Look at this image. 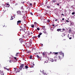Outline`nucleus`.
<instances>
[{
    "label": "nucleus",
    "mask_w": 75,
    "mask_h": 75,
    "mask_svg": "<svg viewBox=\"0 0 75 75\" xmlns=\"http://www.w3.org/2000/svg\"><path fill=\"white\" fill-rule=\"evenodd\" d=\"M19 40L21 42V43L23 45H25L26 43L23 40L22 38H20L19 39Z\"/></svg>",
    "instance_id": "obj_1"
},
{
    "label": "nucleus",
    "mask_w": 75,
    "mask_h": 75,
    "mask_svg": "<svg viewBox=\"0 0 75 75\" xmlns=\"http://www.w3.org/2000/svg\"><path fill=\"white\" fill-rule=\"evenodd\" d=\"M23 11H22V13H21V11H17V13L18 15H20L21 16H23L24 13Z\"/></svg>",
    "instance_id": "obj_2"
},
{
    "label": "nucleus",
    "mask_w": 75,
    "mask_h": 75,
    "mask_svg": "<svg viewBox=\"0 0 75 75\" xmlns=\"http://www.w3.org/2000/svg\"><path fill=\"white\" fill-rule=\"evenodd\" d=\"M25 64H21L19 68L20 69H21L22 68H23V69H25Z\"/></svg>",
    "instance_id": "obj_3"
},
{
    "label": "nucleus",
    "mask_w": 75,
    "mask_h": 75,
    "mask_svg": "<svg viewBox=\"0 0 75 75\" xmlns=\"http://www.w3.org/2000/svg\"><path fill=\"white\" fill-rule=\"evenodd\" d=\"M62 57H63L62 55H59L58 56L57 58L58 59H59L61 58H62Z\"/></svg>",
    "instance_id": "obj_4"
},
{
    "label": "nucleus",
    "mask_w": 75,
    "mask_h": 75,
    "mask_svg": "<svg viewBox=\"0 0 75 75\" xmlns=\"http://www.w3.org/2000/svg\"><path fill=\"white\" fill-rule=\"evenodd\" d=\"M59 55H63V57H64V53L62 52H59Z\"/></svg>",
    "instance_id": "obj_5"
},
{
    "label": "nucleus",
    "mask_w": 75,
    "mask_h": 75,
    "mask_svg": "<svg viewBox=\"0 0 75 75\" xmlns=\"http://www.w3.org/2000/svg\"><path fill=\"white\" fill-rule=\"evenodd\" d=\"M42 34V33H40L38 35V37L39 38H40V35H41Z\"/></svg>",
    "instance_id": "obj_6"
},
{
    "label": "nucleus",
    "mask_w": 75,
    "mask_h": 75,
    "mask_svg": "<svg viewBox=\"0 0 75 75\" xmlns=\"http://www.w3.org/2000/svg\"><path fill=\"white\" fill-rule=\"evenodd\" d=\"M21 22V21H18L17 22V25H18Z\"/></svg>",
    "instance_id": "obj_7"
},
{
    "label": "nucleus",
    "mask_w": 75,
    "mask_h": 75,
    "mask_svg": "<svg viewBox=\"0 0 75 75\" xmlns=\"http://www.w3.org/2000/svg\"><path fill=\"white\" fill-rule=\"evenodd\" d=\"M57 31H60V32H61V29H57Z\"/></svg>",
    "instance_id": "obj_8"
},
{
    "label": "nucleus",
    "mask_w": 75,
    "mask_h": 75,
    "mask_svg": "<svg viewBox=\"0 0 75 75\" xmlns=\"http://www.w3.org/2000/svg\"><path fill=\"white\" fill-rule=\"evenodd\" d=\"M6 4L7 7H10V4H9L6 3Z\"/></svg>",
    "instance_id": "obj_9"
},
{
    "label": "nucleus",
    "mask_w": 75,
    "mask_h": 75,
    "mask_svg": "<svg viewBox=\"0 0 75 75\" xmlns=\"http://www.w3.org/2000/svg\"><path fill=\"white\" fill-rule=\"evenodd\" d=\"M31 68H33V67H34V64H33V63H32V64H31Z\"/></svg>",
    "instance_id": "obj_10"
},
{
    "label": "nucleus",
    "mask_w": 75,
    "mask_h": 75,
    "mask_svg": "<svg viewBox=\"0 0 75 75\" xmlns=\"http://www.w3.org/2000/svg\"><path fill=\"white\" fill-rule=\"evenodd\" d=\"M65 29L62 28L61 29V32H64V31H65Z\"/></svg>",
    "instance_id": "obj_11"
},
{
    "label": "nucleus",
    "mask_w": 75,
    "mask_h": 75,
    "mask_svg": "<svg viewBox=\"0 0 75 75\" xmlns=\"http://www.w3.org/2000/svg\"><path fill=\"white\" fill-rule=\"evenodd\" d=\"M54 58H55V59H54V60L55 61V62L57 61V58H56V57H54Z\"/></svg>",
    "instance_id": "obj_12"
},
{
    "label": "nucleus",
    "mask_w": 75,
    "mask_h": 75,
    "mask_svg": "<svg viewBox=\"0 0 75 75\" xmlns=\"http://www.w3.org/2000/svg\"><path fill=\"white\" fill-rule=\"evenodd\" d=\"M56 1V0H53L52 1V3H55Z\"/></svg>",
    "instance_id": "obj_13"
},
{
    "label": "nucleus",
    "mask_w": 75,
    "mask_h": 75,
    "mask_svg": "<svg viewBox=\"0 0 75 75\" xmlns=\"http://www.w3.org/2000/svg\"><path fill=\"white\" fill-rule=\"evenodd\" d=\"M13 17H14V16H11V20H13Z\"/></svg>",
    "instance_id": "obj_14"
},
{
    "label": "nucleus",
    "mask_w": 75,
    "mask_h": 75,
    "mask_svg": "<svg viewBox=\"0 0 75 75\" xmlns=\"http://www.w3.org/2000/svg\"><path fill=\"white\" fill-rule=\"evenodd\" d=\"M26 52L27 53H28V54H29V53L30 52V50H27V51Z\"/></svg>",
    "instance_id": "obj_15"
},
{
    "label": "nucleus",
    "mask_w": 75,
    "mask_h": 75,
    "mask_svg": "<svg viewBox=\"0 0 75 75\" xmlns=\"http://www.w3.org/2000/svg\"><path fill=\"white\" fill-rule=\"evenodd\" d=\"M18 54H19V53H17L16 55V57H18Z\"/></svg>",
    "instance_id": "obj_16"
},
{
    "label": "nucleus",
    "mask_w": 75,
    "mask_h": 75,
    "mask_svg": "<svg viewBox=\"0 0 75 75\" xmlns=\"http://www.w3.org/2000/svg\"><path fill=\"white\" fill-rule=\"evenodd\" d=\"M50 61H51L52 62H54V59H50Z\"/></svg>",
    "instance_id": "obj_17"
},
{
    "label": "nucleus",
    "mask_w": 75,
    "mask_h": 75,
    "mask_svg": "<svg viewBox=\"0 0 75 75\" xmlns=\"http://www.w3.org/2000/svg\"><path fill=\"white\" fill-rule=\"evenodd\" d=\"M32 41H31V40H30V41H29V43H30V44H32Z\"/></svg>",
    "instance_id": "obj_18"
},
{
    "label": "nucleus",
    "mask_w": 75,
    "mask_h": 75,
    "mask_svg": "<svg viewBox=\"0 0 75 75\" xmlns=\"http://www.w3.org/2000/svg\"><path fill=\"white\" fill-rule=\"evenodd\" d=\"M25 69H27V68H28V66H25Z\"/></svg>",
    "instance_id": "obj_19"
},
{
    "label": "nucleus",
    "mask_w": 75,
    "mask_h": 75,
    "mask_svg": "<svg viewBox=\"0 0 75 75\" xmlns=\"http://www.w3.org/2000/svg\"><path fill=\"white\" fill-rule=\"evenodd\" d=\"M71 31V29L69 30L68 31L69 33H70Z\"/></svg>",
    "instance_id": "obj_20"
},
{
    "label": "nucleus",
    "mask_w": 75,
    "mask_h": 75,
    "mask_svg": "<svg viewBox=\"0 0 75 75\" xmlns=\"http://www.w3.org/2000/svg\"><path fill=\"white\" fill-rule=\"evenodd\" d=\"M48 3V1L47 0H46L45 1V4H47V3Z\"/></svg>",
    "instance_id": "obj_21"
},
{
    "label": "nucleus",
    "mask_w": 75,
    "mask_h": 75,
    "mask_svg": "<svg viewBox=\"0 0 75 75\" xmlns=\"http://www.w3.org/2000/svg\"><path fill=\"white\" fill-rule=\"evenodd\" d=\"M54 54H58V52H54Z\"/></svg>",
    "instance_id": "obj_22"
},
{
    "label": "nucleus",
    "mask_w": 75,
    "mask_h": 75,
    "mask_svg": "<svg viewBox=\"0 0 75 75\" xmlns=\"http://www.w3.org/2000/svg\"><path fill=\"white\" fill-rule=\"evenodd\" d=\"M2 71L1 70H0V74H1V75H2Z\"/></svg>",
    "instance_id": "obj_23"
},
{
    "label": "nucleus",
    "mask_w": 75,
    "mask_h": 75,
    "mask_svg": "<svg viewBox=\"0 0 75 75\" xmlns=\"http://www.w3.org/2000/svg\"><path fill=\"white\" fill-rule=\"evenodd\" d=\"M36 57H37V58H40V57L38 55H37L36 56Z\"/></svg>",
    "instance_id": "obj_24"
},
{
    "label": "nucleus",
    "mask_w": 75,
    "mask_h": 75,
    "mask_svg": "<svg viewBox=\"0 0 75 75\" xmlns=\"http://www.w3.org/2000/svg\"><path fill=\"white\" fill-rule=\"evenodd\" d=\"M31 27H32V28H34V25H31Z\"/></svg>",
    "instance_id": "obj_25"
},
{
    "label": "nucleus",
    "mask_w": 75,
    "mask_h": 75,
    "mask_svg": "<svg viewBox=\"0 0 75 75\" xmlns=\"http://www.w3.org/2000/svg\"><path fill=\"white\" fill-rule=\"evenodd\" d=\"M70 25H74V24H73V23H70Z\"/></svg>",
    "instance_id": "obj_26"
},
{
    "label": "nucleus",
    "mask_w": 75,
    "mask_h": 75,
    "mask_svg": "<svg viewBox=\"0 0 75 75\" xmlns=\"http://www.w3.org/2000/svg\"><path fill=\"white\" fill-rule=\"evenodd\" d=\"M46 58L47 59V61H48V60H49V57H47H47H46Z\"/></svg>",
    "instance_id": "obj_27"
},
{
    "label": "nucleus",
    "mask_w": 75,
    "mask_h": 75,
    "mask_svg": "<svg viewBox=\"0 0 75 75\" xmlns=\"http://www.w3.org/2000/svg\"><path fill=\"white\" fill-rule=\"evenodd\" d=\"M30 59H32V55H30Z\"/></svg>",
    "instance_id": "obj_28"
},
{
    "label": "nucleus",
    "mask_w": 75,
    "mask_h": 75,
    "mask_svg": "<svg viewBox=\"0 0 75 75\" xmlns=\"http://www.w3.org/2000/svg\"><path fill=\"white\" fill-rule=\"evenodd\" d=\"M42 74H44L45 73V72H44V71H43L42 72Z\"/></svg>",
    "instance_id": "obj_29"
},
{
    "label": "nucleus",
    "mask_w": 75,
    "mask_h": 75,
    "mask_svg": "<svg viewBox=\"0 0 75 75\" xmlns=\"http://www.w3.org/2000/svg\"><path fill=\"white\" fill-rule=\"evenodd\" d=\"M72 15H74V14H75V12H72Z\"/></svg>",
    "instance_id": "obj_30"
},
{
    "label": "nucleus",
    "mask_w": 75,
    "mask_h": 75,
    "mask_svg": "<svg viewBox=\"0 0 75 75\" xmlns=\"http://www.w3.org/2000/svg\"><path fill=\"white\" fill-rule=\"evenodd\" d=\"M37 30H38V31H39V30H40V28H37Z\"/></svg>",
    "instance_id": "obj_31"
},
{
    "label": "nucleus",
    "mask_w": 75,
    "mask_h": 75,
    "mask_svg": "<svg viewBox=\"0 0 75 75\" xmlns=\"http://www.w3.org/2000/svg\"><path fill=\"white\" fill-rule=\"evenodd\" d=\"M30 14L31 15H32V16L33 15V13H32V12L30 13Z\"/></svg>",
    "instance_id": "obj_32"
},
{
    "label": "nucleus",
    "mask_w": 75,
    "mask_h": 75,
    "mask_svg": "<svg viewBox=\"0 0 75 75\" xmlns=\"http://www.w3.org/2000/svg\"><path fill=\"white\" fill-rule=\"evenodd\" d=\"M30 6H32V4L30 3Z\"/></svg>",
    "instance_id": "obj_33"
},
{
    "label": "nucleus",
    "mask_w": 75,
    "mask_h": 75,
    "mask_svg": "<svg viewBox=\"0 0 75 75\" xmlns=\"http://www.w3.org/2000/svg\"><path fill=\"white\" fill-rule=\"evenodd\" d=\"M9 69H6V70H7V71H9Z\"/></svg>",
    "instance_id": "obj_34"
},
{
    "label": "nucleus",
    "mask_w": 75,
    "mask_h": 75,
    "mask_svg": "<svg viewBox=\"0 0 75 75\" xmlns=\"http://www.w3.org/2000/svg\"><path fill=\"white\" fill-rule=\"evenodd\" d=\"M23 38H27V37H25V36H23Z\"/></svg>",
    "instance_id": "obj_35"
},
{
    "label": "nucleus",
    "mask_w": 75,
    "mask_h": 75,
    "mask_svg": "<svg viewBox=\"0 0 75 75\" xmlns=\"http://www.w3.org/2000/svg\"><path fill=\"white\" fill-rule=\"evenodd\" d=\"M42 54H43V55H45V53L43 52V53H42Z\"/></svg>",
    "instance_id": "obj_36"
},
{
    "label": "nucleus",
    "mask_w": 75,
    "mask_h": 75,
    "mask_svg": "<svg viewBox=\"0 0 75 75\" xmlns=\"http://www.w3.org/2000/svg\"><path fill=\"white\" fill-rule=\"evenodd\" d=\"M57 6H59V4H57Z\"/></svg>",
    "instance_id": "obj_37"
},
{
    "label": "nucleus",
    "mask_w": 75,
    "mask_h": 75,
    "mask_svg": "<svg viewBox=\"0 0 75 75\" xmlns=\"http://www.w3.org/2000/svg\"><path fill=\"white\" fill-rule=\"evenodd\" d=\"M34 24H37V22H35L34 23Z\"/></svg>",
    "instance_id": "obj_38"
},
{
    "label": "nucleus",
    "mask_w": 75,
    "mask_h": 75,
    "mask_svg": "<svg viewBox=\"0 0 75 75\" xmlns=\"http://www.w3.org/2000/svg\"><path fill=\"white\" fill-rule=\"evenodd\" d=\"M66 21L67 22V23H69V21L67 20H66Z\"/></svg>",
    "instance_id": "obj_39"
},
{
    "label": "nucleus",
    "mask_w": 75,
    "mask_h": 75,
    "mask_svg": "<svg viewBox=\"0 0 75 75\" xmlns=\"http://www.w3.org/2000/svg\"><path fill=\"white\" fill-rule=\"evenodd\" d=\"M69 39L70 40H71V39H72V38L71 37L69 38Z\"/></svg>",
    "instance_id": "obj_40"
},
{
    "label": "nucleus",
    "mask_w": 75,
    "mask_h": 75,
    "mask_svg": "<svg viewBox=\"0 0 75 75\" xmlns=\"http://www.w3.org/2000/svg\"><path fill=\"white\" fill-rule=\"evenodd\" d=\"M14 58L15 59H17V57H14Z\"/></svg>",
    "instance_id": "obj_41"
},
{
    "label": "nucleus",
    "mask_w": 75,
    "mask_h": 75,
    "mask_svg": "<svg viewBox=\"0 0 75 75\" xmlns=\"http://www.w3.org/2000/svg\"><path fill=\"white\" fill-rule=\"evenodd\" d=\"M58 21V19H56L55 20V21Z\"/></svg>",
    "instance_id": "obj_42"
},
{
    "label": "nucleus",
    "mask_w": 75,
    "mask_h": 75,
    "mask_svg": "<svg viewBox=\"0 0 75 75\" xmlns=\"http://www.w3.org/2000/svg\"><path fill=\"white\" fill-rule=\"evenodd\" d=\"M4 69H5L6 70L7 69V68L5 67H4Z\"/></svg>",
    "instance_id": "obj_43"
},
{
    "label": "nucleus",
    "mask_w": 75,
    "mask_h": 75,
    "mask_svg": "<svg viewBox=\"0 0 75 75\" xmlns=\"http://www.w3.org/2000/svg\"><path fill=\"white\" fill-rule=\"evenodd\" d=\"M41 47H43V44H41Z\"/></svg>",
    "instance_id": "obj_44"
},
{
    "label": "nucleus",
    "mask_w": 75,
    "mask_h": 75,
    "mask_svg": "<svg viewBox=\"0 0 75 75\" xmlns=\"http://www.w3.org/2000/svg\"><path fill=\"white\" fill-rule=\"evenodd\" d=\"M47 22H50V20H48L47 21Z\"/></svg>",
    "instance_id": "obj_45"
},
{
    "label": "nucleus",
    "mask_w": 75,
    "mask_h": 75,
    "mask_svg": "<svg viewBox=\"0 0 75 75\" xmlns=\"http://www.w3.org/2000/svg\"><path fill=\"white\" fill-rule=\"evenodd\" d=\"M44 75H47V74L45 73H44Z\"/></svg>",
    "instance_id": "obj_46"
},
{
    "label": "nucleus",
    "mask_w": 75,
    "mask_h": 75,
    "mask_svg": "<svg viewBox=\"0 0 75 75\" xmlns=\"http://www.w3.org/2000/svg\"><path fill=\"white\" fill-rule=\"evenodd\" d=\"M14 69H15V70H16V69H17V68H14Z\"/></svg>",
    "instance_id": "obj_47"
},
{
    "label": "nucleus",
    "mask_w": 75,
    "mask_h": 75,
    "mask_svg": "<svg viewBox=\"0 0 75 75\" xmlns=\"http://www.w3.org/2000/svg\"><path fill=\"white\" fill-rule=\"evenodd\" d=\"M33 50H35V48H33Z\"/></svg>",
    "instance_id": "obj_48"
},
{
    "label": "nucleus",
    "mask_w": 75,
    "mask_h": 75,
    "mask_svg": "<svg viewBox=\"0 0 75 75\" xmlns=\"http://www.w3.org/2000/svg\"><path fill=\"white\" fill-rule=\"evenodd\" d=\"M64 18H63L62 19V20H64Z\"/></svg>",
    "instance_id": "obj_49"
},
{
    "label": "nucleus",
    "mask_w": 75,
    "mask_h": 75,
    "mask_svg": "<svg viewBox=\"0 0 75 75\" xmlns=\"http://www.w3.org/2000/svg\"><path fill=\"white\" fill-rule=\"evenodd\" d=\"M47 8H49L50 7V6H47Z\"/></svg>",
    "instance_id": "obj_50"
},
{
    "label": "nucleus",
    "mask_w": 75,
    "mask_h": 75,
    "mask_svg": "<svg viewBox=\"0 0 75 75\" xmlns=\"http://www.w3.org/2000/svg\"><path fill=\"white\" fill-rule=\"evenodd\" d=\"M28 35H30V33H28Z\"/></svg>",
    "instance_id": "obj_51"
},
{
    "label": "nucleus",
    "mask_w": 75,
    "mask_h": 75,
    "mask_svg": "<svg viewBox=\"0 0 75 75\" xmlns=\"http://www.w3.org/2000/svg\"><path fill=\"white\" fill-rule=\"evenodd\" d=\"M17 5H18L17 4H15V6H17Z\"/></svg>",
    "instance_id": "obj_52"
},
{
    "label": "nucleus",
    "mask_w": 75,
    "mask_h": 75,
    "mask_svg": "<svg viewBox=\"0 0 75 75\" xmlns=\"http://www.w3.org/2000/svg\"><path fill=\"white\" fill-rule=\"evenodd\" d=\"M52 25V26H53V27H54V26H55L54 24H53Z\"/></svg>",
    "instance_id": "obj_53"
},
{
    "label": "nucleus",
    "mask_w": 75,
    "mask_h": 75,
    "mask_svg": "<svg viewBox=\"0 0 75 75\" xmlns=\"http://www.w3.org/2000/svg\"><path fill=\"white\" fill-rule=\"evenodd\" d=\"M61 15H62V16H64V15L63 14H62Z\"/></svg>",
    "instance_id": "obj_54"
},
{
    "label": "nucleus",
    "mask_w": 75,
    "mask_h": 75,
    "mask_svg": "<svg viewBox=\"0 0 75 75\" xmlns=\"http://www.w3.org/2000/svg\"><path fill=\"white\" fill-rule=\"evenodd\" d=\"M23 30V29H21L20 30V31H21V30Z\"/></svg>",
    "instance_id": "obj_55"
},
{
    "label": "nucleus",
    "mask_w": 75,
    "mask_h": 75,
    "mask_svg": "<svg viewBox=\"0 0 75 75\" xmlns=\"http://www.w3.org/2000/svg\"><path fill=\"white\" fill-rule=\"evenodd\" d=\"M50 30H52V28H50Z\"/></svg>",
    "instance_id": "obj_56"
},
{
    "label": "nucleus",
    "mask_w": 75,
    "mask_h": 75,
    "mask_svg": "<svg viewBox=\"0 0 75 75\" xmlns=\"http://www.w3.org/2000/svg\"><path fill=\"white\" fill-rule=\"evenodd\" d=\"M46 62V63H47V62H48V61H47V62Z\"/></svg>",
    "instance_id": "obj_57"
},
{
    "label": "nucleus",
    "mask_w": 75,
    "mask_h": 75,
    "mask_svg": "<svg viewBox=\"0 0 75 75\" xmlns=\"http://www.w3.org/2000/svg\"><path fill=\"white\" fill-rule=\"evenodd\" d=\"M33 33L32 32H31V34H33Z\"/></svg>",
    "instance_id": "obj_58"
},
{
    "label": "nucleus",
    "mask_w": 75,
    "mask_h": 75,
    "mask_svg": "<svg viewBox=\"0 0 75 75\" xmlns=\"http://www.w3.org/2000/svg\"><path fill=\"white\" fill-rule=\"evenodd\" d=\"M50 52L51 54H52V52Z\"/></svg>",
    "instance_id": "obj_59"
},
{
    "label": "nucleus",
    "mask_w": 75,
    "mask_h": 75,
    "mask_svg": "<svg viewBox=\"0 0 75 75\" xmlns=\"http://www.w3.org/2000/svg\"><path fill=\"white\" fill-rule=\"evenodd\" d=\"M2 75H4V74L3 73V74H2Z\"/></svg>",
    "instance_id": "obj_60"
},
{
    "label": "nucleus",
    "mask_w": 75,
    "mask_h": 75,
    "mask_svg": "<svg viewBox=\"0 0 75 75\" xmlns=\"http://www.w3.org/2000/svg\"><path fill=\"white\" fill-rule=\"evenodd\" d=\"M9 62H11V60H10V61H9Z\"/></svg>",
    "instance_id": "obj_61"
},
{
    "label": "nucleus",
    "mask_w": 75,
    "mask_h": 75,
    "mask_svg": "<svg viewBox=\"0 0 75 75\" xmlns=\"http://www.w3.org/2000/svg\"><path fill=\"white\" fill-rule=\"evenodd\" d=\"M57 25H55V27H57Z\"/></svg>",
    "instance_id": "obj_62"
},
{
    "label": "nucleus",
    "mask_w": 75,
    "mask_h": 75,
    "mask_svg": "<svg viewBox=\"0 0 75 75\" xmlns=\"http://www.w3.org/2000/svg\"><path fill=\"white\" fill-rule=\"evenodd\" d=\"M64 36H65V34H64Z\"/></svg>",
    "instance_id": "obj_63"
},
{
    "label": "nucleus",
    "mask_w": 75,
    "mask_h": 75,
    "mask_svg": "<svg viewBox=\"0 0 75 75\" xmlns=\"http://www.w3.org/2000/svg\"><path fill=\"white\" fill-rule=\"evenodd\" d=\"M39 75H41V74H39Z\"/></svg>",
    "instance_id": "obj_64"
}]
</instances>
